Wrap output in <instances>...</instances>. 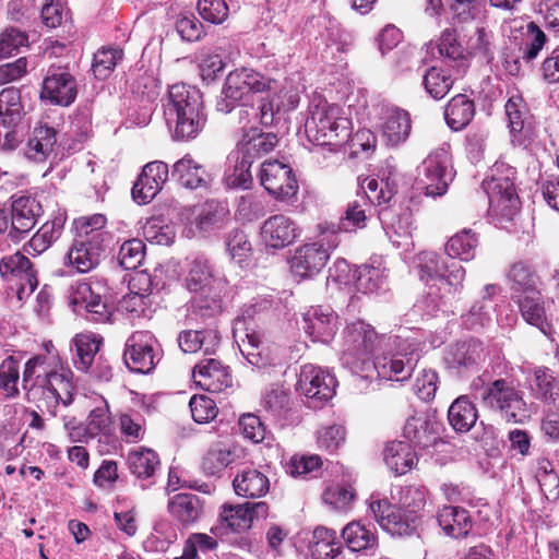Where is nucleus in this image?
Wrapping results in <instances>:
<instances>
[{"instance_id":"obj_1","label":"nucleus","mask_w":559,"mask_h":559,"mask_svg":"<svg viewBox=\"0 0 559 559\" xmlns=\"http://www.w3.org/2000/svg\"><path fill=\"white\" fill-rule=\"evenodd\" d=\"M164 118L176 140L194 139L206 122L200 90L185 83L169 87L163 103Z\"/></svg>"},{"instance_id":"obj_2","label":"nucleus","mask_w":559,"mask_h":559,"mask_svg":"<svg viewBox=\"0 0 559 559\" xmlns=\"http://www.w3.org/2000/svg\"><path fill=\"white\" fill-rule=\"evenodd\" d=\"M390 337L379 335L374 328L362 320L346 324L343 330V349L341 362L353 373L371 369L376 352L379 350Z\"/></svg>"},{"instance_id":"obj_3","label":"nucleus","mask_w":559,"mask_h":559,"mask_svg":"<svg viewBox=\"0 0 559 559\" xmlns=\"http://www.w3.org/2000/svg\"><path fill=\"white\" fill-rule=\"evenodd\" d=\"M305 130L308 140L317 145L338 146L349 138L352 128L340 106L318 99L310 107Z\"/></svg>"},{"instance_id":"obj_4","label":"nucleus","mask_w":559,"mask_h":559,"mask_svg":"<svg viewBox=\"0 0 559 559\" xmlns=\"http://www.w3.org/2000/svg\"><path fill=\"white\" fill-rule=\"evenodd\" d=\"M318 230L317 239L298 247L290 259L292 272L299 278H311L319 274L326 265L331 252L340 245L335 224H320Z\"/></svg>"},{"instance_id":"obj_5","label":"nucleus","mask_w":559,"mask_h":559,"mask_svg":"<svg viewBox=\"0 0 559 559\" xmlns=\"http://www.w3.org/2000/svg\"><path fill=\"white\" fill-rule=\"evenodd\" d=\"M480 403L508 423H524L530 418L523 392L509 379L500 378L485 384L480 392Z\"/></svg>"},{"instance_id":"obj_6","label":"nucleus","mask_w":559,"mask_h":559,"mask_svg":"<svg viewBox=\"0 0 559 559\" xmlns=\"http://www.w3.org/2000/svg\"><path fill=\"white\" fill-rule=\"evenodd\" d=\"M515 169L504 163L497 162L491 175L484 180L483 189L489 201V212L493 216L511 219L520 204L514 186Z\"/></svg>"},{"instance_id":"obj_7","label":"nucleus","mask_w":559,"mask_h":559,"mask_svg":"<svg viewBox=\"0 0 559 559\" xmlns=\"http://www.w3.org/2000/svg\"><path fill=\"white\" fill-rule=\"evenodd\" d=\"M414 265L420 281H442L448 295L455 296L463 290L466 272L459 262L433 251H421L415 255Z\"/></svg>"},{"instance_id":"obj_8","label":"nucleus","mask_w":559,"mask_h":559,"mask_svg":"<svg viewBox=\"0 0 559 559\" xmlns=\"http://www.w3.org/2000/svg\"><path fill=\"white\" fill-rule=\"evenodd\" d=\"M454 178L449 153L438 148L430 153L417 167L416 185L427 197H441Z\"/></svg>"},{"instance_id":"obj_9","label":"nucleus","mask_w":559,"mask_h":559,"mask_svg":"<svg viewBox=\"0 0 559 559\" xmlns=\"http://www.w3.org/2000/svg\"><path fill=\"white\" fill-rule=\"evenodd\" d=\"M37 384L41 391V401L52 417L57 416L59 404L69 406L73 401L72 371L59 362L51 364L49 370L37 374Z\"/></svg>"},{"instance_id":"obj_10","label":"nucleus","mask_w":559,"mask_h":559,"mask_svg":"<svg viewBox=\"0 0 559 559\" xmlns=\"http://www.w3.org/2000/svg\"><path fill=\"white\" fill-rule=\"evenodd\" d=\"M8 211L11 225L7 237L13 243L25 239L44 214L40 201L34 195L23 192L11 195Z\"/></svg>"},{"instance_id":"obj_11","label":"nucleus","mask_w":559,"mask_h":559,"mask_svg":"<svg viewBox=\"0 0 559 559\" xmlns=\"http://www.w3.org/2000/svg\"><path fill=\"white\" fill-rule=\"evenodd\" d=\"M261 186L276 200L289 201L298 192V182L289 165L265 160L260 170Z\"/></svg>"},{"instance_id":"obj_12","label":"nucleus","mask_w":559,"mask_h":559,"mask_svg":"<svg viewBox=\"0 0 559 559\" xmlns=\"http://www.w3.org/2000/svg\"><path fill=\"white\" fill-rule=\"evenodd\" d=\"M258 312V305H245L241 308V314L235 319L233 333L238 347L249 364L263 368L272 364L271 359L264 356L260 350V336L254 330L246 326V319L252 318Z\"/></svg>"},{"instance_id":"obj_13","label":"nucleus","mask_w":559,"mask_h":559,"mask_svg":"<svg viewBox=\"0 0 559 559\" xmlns=\"http://www.w3.org/2000/svg\"><path fill=\"white\" fill-rule=\"evenodd\" d=\"M156 340L148 331H136L127 341L123 354L128 368L138 373H148L157 362L154 352Z\"/></svg>"},{"instance_id":"obj_14","label":"nucleus","mask_w":559,"mask_h":559,"mask_svg":"<svg viewBox=\"0 0 559 559\" xmlns=\"http://www.w3.org/2000/svg\"><path fill=\"white\" fill-rule=\"evenodd\" d=\"M369 509L377 523L391 535L408 536L417 527L416 515H406L385 499L371 500Z\"/></svg>"},{"instance_id":"obj_15","label":"nucleus","mask_w":559,"mask_h":559,"mask_svg":"<svg viewBox=\"0 0 559 559\" xmlns=\"http://www.w3.org/2000/svg\"><path fill=\"white\" fill-rule=\"evenodd\" d=\"M302 329L313 341L324 344L330 343L338 329V317L329 307H310L302 314Z\"/></svg>"},{"instance_id":"obj_16","label":"nucleus","mask_w":559,"mask_h":559,"mask_svg":"<svg viewBox=\"0 0 559 559\" xmlns=\"http://www.w3.org/2000/svg\"><path fill=\"white\" fill-rule=\"evenodd\" d=\"M169 176L168 165L160 160L147 163L132 188V197L139 204L150 203L162 190Z\"/></svg>"},{"instance_id":"obj_17","label":"nucleus","mask_w":559,"mask_h":559,"mask_svg":"<svg viewBox=\"0 0 559 559\" xmlns=\"http://www.w3.org/2000/svg\"><path fill=\"white\" fill-rule=\"evenodd\" d=\"M267 514L269 506L266 502H246L235 506L224 504L219 519L233 532H242L249 530L254 521L265 519Z\"/></svg>"},{"instance_id":"obj_18","label":"nucleus","mask_w":559,"mask_h":559,"mask_svg":"<svg viewBox=\"0 0 559 559\" xmlns=\"http://www.w3.org/2000/svg\"><path fill=\"white\" fill-rule=\"evenodd\" d=\"M484 344L476 338L457 341L444 353L443 361L448 368L459 372L469 370L486 358Z\"/></svg>"},{"instance_id":"obj_19","label":"nucleus","mask_w":559,"mask_h":559,"mask_svg":"<svg viewBox=\"0 0 559 559\" xmlns=\"http://www.w3.org/2000/svg\"><path fill=\"white\" fill-rule=\"evenodd\" d=\"M301 235L298 224L284 214L269 217L261 227L263 242L273 249H283L292 245Z\"/></svg>"},{"instance_id":"obj_20","label":"nucleus","mask_w":559,"mask_h":559,"mask_svg":"<svg viewBox=\"0 0 559 559\" xmlns=\"http://www.w3.org/2000/svg\"><path fill=\"white\" fill-rule=\"evenodd\" d=\"M76 94V82L70 73L59 69L48 71L43 81L41 99H47L53 105L66 107L75 100Z\"/></svg>"},{"instance_id":"obj_21","label":"nucleus","mask_w":559,"mask_h":559,"mask_svg":"<svg viewBox=\"0 0 559 559\" xmlns=\"http://www.w3.org/2000/svg\"><path fill=\"white\" fill-rule=\"evenodd\" d=\"M298 386L308 399L328 401L335 394L336 380L330 372L306 365L300 371Z\"/></svg>"},{"instance_id":"obj_22","label":"nucleus","mask_w":559,"mask_h":559,"mask_svg":"<svg viewBox=\"0 0 559 559\" xmlns=\"http://www.w3.org/2000/svg\"><path fill=\"white\" fill-rule=\"evenodd\" d=\"M194 382L203 390L219 393L233 385L229 368L214 358L200 361L192 371Z\"/></svg>"},{"instance_id":"obj_23","label":"nucleus","mask_w":559,"mask_h":559,"mask_svg":"<svg viewBox=\"0 0 559 559\" xmlns=\"http://www.w3.org/2000/svg\"><path fill=\"white\" fill-rule=\"evenodd\" d=\"M419 359V354L412 350L408 354L397 353L392 356L378 355L372 360L378 376L385 380L405 381L411 376Z\"/></svg>"},{"instance_id":"obj_24","label":"nucleus","mask_w":559,"mask_h":559,"mask_svg":"<svg viewBox=\"0 0 559 559\" xmlns=\"http://www.w3.org/2000/svg\"><path fill=\"white\" fill-rule=\"evenodd\" d=\"M0 275L8 281L11 278L21 281L17 289L20 297L22 294L33 293L38 284L32 262L20 252L3 257L0 260Z\"/></svg>"},{"instance_id":"obj_25","label":"nucleus","mask_w":559,"mask_h":559,"mask_svg":"<svg viewBox=\"0 0 559 559\" xmlns=\"http://www.w3.org/2000/svg\"><path fill=\"white\" fill-rule=\"evenodd\" d=\"M106 247L98 235L92 238V241L80 237L68 251L67 261L78 272L86 273L98 265Z\"/></svg>"},{"instance_id":"obj_26","label":"nucleus","mask_w":559,"mask_h":559,"mask_svg":"<svg viewBox=\"0 0 559 559\" xmlns=\"http://www.w3.org/2000/svg\"><path fill=\"white\" fill-rule=\"evenodd\" d=\"M512 300L518 305L522 318L528 324L536 326L547 336L552 334V325L547 316L546 301L540 288Z\"/></svg>"},{"instance_id":"obj_27","label":"nucleus","mask_w":559,"mask_h":559,"mask_svg":"<svg viewBox=\"0 0 559 559\" xmlns=\"http://www.w3.org/2000/svg\"><path fill=\"white\" fill-rule=\"evenodd\" d=\"M504 109L513 136L512 141L520 145L524 144L532 135L533 124L523 97L520 94L511 95L506 103Z\"/></svg>"},{"instance_id":"obj_28","label":"nucleus","mask_w":559,"mask_h":559,"mask_svg":"<svg viewBox=\"0 0 559 559\" xmlns=\"http://www.w3.org/2000/svg\"><path fill=\"white\" fill-rule=\"evenodd\" d=\"M171 176L182 187L189 189L206 188L212 182V176L204 165L190 154L185 155L174 164Z\"/></svg>"},{"instance_id":"obj_29","label":"nucleus","mask_w":559,"mask_h":559,"mask_svg":"<svg viewBox=\"0 0 559 559\" xmlns=\"http://www.w3.org/2000/svg\"><path fill=\"white\" fill-rule=\"evenodd\" d=\"M437 521L442 532L451 538H465L474 522L467 510L461 507L444 506L437 513Z\"/></svg>"},{"instance_id":"obj_30","label":"nucleus","mask_w":559,"mask_h":559,"mask_svg":"<svg viewBox=\"0 0 559 559\" xmlns=\"http://www.w3.org/2000/svg\"><path fill=\"white\" fill-rule=\"evenodd\" d=\"M75 348V357L73 358L74 366L78 370L83 372H91V374L99 378L108 379L110 369L106 368L103 374H98L93 368V362L96 354L100 347V338L95 334H78L73 340Z\"/></svg>"},{"instance_id":"obj_31","label":"nucleus","mask_w":559,"mask_h":559,"mask_svg":"<svg viewBox=\"0 0 559 559\" xmlns=\"http://www.w3.org/2000/svg\"><path fill=\"white\" fill-rule=\"evenodd\" d=\"M168 511L182 526L198 522L204 513V504L194 493H178L168 501Z\"/></svg>"},{"instance_id":"obj_32","label":"nucleus","mask_w":559,"mask_h":559,"mask_svg":"<svg viewBox=\"0 0 559 559\" xmlns=\"http://www.w3.org/2000/svg\"><path fill=\"white\" fill-rule=\"evenodd\" d=\"M233 487L237 496L255 499L269 492L270 480L261 471L247 467L236 474Z\"/></svg>"},{"instance_id":"obj_33","label":"nucleus","mask_w":559,"mask_h":559,"mask_svg":"<svg viewBox=\"0 0 559 559\" xmlns=\"http://www.w3.org/2000/svg\"><path fill=\"white\" fill-rule=\"evenodd\" d=\"M66 217L61 214L44 223L25 243L24 251L34 257L48 250L62 235Z\"/></svg>"},{"instance_id":"obj_34","label":"nucleus","mask_w":559,"mask_h":559,"mask_svg":"<svg viewBox=\"0 0 559 559\" xmlns=\"http://www.w3.org/2000/svg\"><path fill=\"white\" fill-rule=\"evenodd\" d=\"M404 437L420 448H428L439 439V425L425 414H417L407 419Z\"/></svg>"},{"instance_id":"obj_35","label":"nucleus","mask_w":559,"mask_h":559,"mask_svg":"<svg viewBox=\"0 0 559 559\" xmlns=\"http://www.w3.org/2000/svg\"><path fill=\"white\" fill-rule=\"evenodd\" d=\"M507 278L512 299L530 294L542 285L540 278L533 266L522 261L511 264Z\"/></svg>"},{"instance_id":"obj_36","label":"nucleus","mask_w":559,"mask_h":559,"mask_svg":"<svg viewBox=\"0 0 559 559\" xmlns=\"http://www.w3.org/2000/svg\"><path fill=\"white\" fill-rule=\"evenodd\" d=\"M278 143L276 134L272 132H259L255 129L245 133L238 142L236 150L243 154V158L254 159L272 152Z\"/></svg>"},{"instance_id":"obj_37","label":"nucleus","mask_w":559,"mask_h":559,"mask_svg":"<svg viewBox=\"0 0 559 559\" xmlns=\"http://www.w3.org/2000/svg\"><path fill=\"white\" fill-rule=\"evenodd\" d=\"M57 143V131L47 124H39L32 131L26 148V156L34 162L46 160Z\"/></svg>"},{"instance_id":"obj_38","label":"nucleus","mask_w":559,"mask_h":559,"mask_svg":"<svg viewBox=\"0 0 559 559\" xmlns=\"http://www.w3.org/2000/svg\"><path fill=\"white\" fill-rule=\"evenodd\" d=\"M185 282L191 293L206 292L222 286L221 280L214 277L209 261L201 257L190 263Z\"/></svg>"},{"instance_id":"obj_39","label":"nucleus","mask_w":559,"mask_h":559,"mask_svg":"<svg viewBox=\"0 0 559 559\" xmlns=\"http://www.w3.org/2000/svg\"><path fill=\"white\" fill-rule=\"evenodd\" d=\"M249 94V87L245 82L241 69L231 71L225 81L222 96L216 103L218 111L228 114L230 112L246 95Z\"/></svg>"},{"instance_id":"obj_40","label":"nucleus","mask_w":559,"mask_h":559,"mask_svg":"<svg viewBox=\"0 0 559 559\" xmlns=\"http://www.w3.org/2000/svg\"><path fill=\"white\" fill-rule=\"evenodd\" d=\"M221 337L215 330L183 331L178 336V344L185 353L202 350L205 355L214 354L218 347Z\"/></svg>"},{"instance_id":"obj_41","label":"nucleus","mask_w":559,"mask_h":559,"mask_svg":"<svg viewBox=\"0 0 559 559\" xmlns=\"http://www.w3.org/2000/svg\"><path fill=\"white\" fill-rule=\"evenodd\" d=\"M190 301L189 318L194 321H206L222 312L219 288L194 293Z\"/></svg>"},{"instance_id":"obj_42","label":"nucleus","mask_w":559,"mask_h":559,"mask_svg":"<svg viewBox=\"0 0 559 559\" xmlns=\"http://www.w3.org/2000/svg\"><path fill=\"white\" fill-rule=\"evenodd\" d=\"M383 459L388 467L397 475L406 474L417 462L411 444L403 441L389 442L384 448Z\"/></svg>"},{"instance_id":"obj_43","label":"nucleus","mask_w":559,"mask_h":559,"mask_svg":"<svg viewBox=\"0 0 559 559\" xmlns=\"http://www.w3.org/2000/svg\"><path fill=\"white\" fill-rule=\"evenodd\" d=\"M370 197L364 190L362 194H357L356 199L350 201L345 210L344 216L336 226L337 234L340 231L352 233L357 228H364L367 221V212L370 211Z\"/></svg>"},{"instance_id":"obj_44","label":"nucleus","mask_w":559,"mask_h":559,"mask_svg":"<svg viewBox=\"0 0 559 559\" xmlns=\"http://www.w3.org/2000/svg\"><path fill=\"white\" fill-rule=\"evenodd\" d=\"M411 132V119L407 111L399 108L388 110L382 126V135L388 145L404 142Z\"/></svg>"},{"instance_id":"obj_45","label":"nucleus","mask_w":559,"mask_h":559,"mask_svg":"<svg viewBox=\"0 0 559 559\" xmlns=\"http://www.w3.org/2000/svg\"><path fill=\"white\" fill-rule=\"evenodd\" d=\"M336 532L319 526L312 533L309 552L312 559H334L341 552Z\"/></svg>"},{"instance_id":"obj_46","label":"nucleus","mask_w":559,"mask_h":559,"mask_svg":"<svg viewBox=\"0 0 559 559\" xmlns=\"http://www.w3.org/2000/svg\"><path fill=\"white\" fill-rule=\"evenodd\" d=\"M475 115L474 102L464 94L451 98L444 110L447 124L454 131L465 128Z\"/></svg>"},{"instance_id":"obj_47","label":"nucleus","mask_w":559,"mask_h":559,"mask_svg":"<svg viewBox=\"0 0 559 559\" xmlns=\"http://www.w3.org/2000/svg\"><path fill=\"white\" fill-rule=\"evenodd\" d=\"M238 459L236 448L224 442L211 444L205 453L202 467L207 475H217Z\"/></svg>"},{"instance_id":"obj_48","label":"nucleus","mask_w":559,"mask_h":559,"mask_svg":"<svg viewBox=\"0 0 559 559\" xmlns=\"http://www.w3.org/2000/svg\"><path fill=\"white\" fill-rule=\"evenodd\" d=\"M229 168L225 173L224 181L228 188L248 189L252 183L250 167L252 162L243 158L238 150H234L227 157Z\"/></svg>"},{"instance_id":"obj_49","label":"nucleus","mask_w":559,"mask_h":559,"mask_svg":"<svg viewBox=\"0 0 559 559\" xmlns=\"http://www.w3.org/2000/svg\"><path fill=\"white\" fill-rule=\"evenodd\" d=\"M477 417L475 405L465 395L457 397L448 411L449 423L459 432L469 431L475 425Z\"/></svg>"},{"instance_id":"obj_50","label":"nucleus","mask_w":559,"mask_h":559,"mask_svg":"<svg viewBox=\"0 0 559 559\" xmlns=\"http://www.w3.org/2000/svg\"><path fill=\"white\" fill-rule=\"evenodd\" d=\"M362 190L370 197V201L377 205L389 203L397 191L396 176L371 178L367 177L361 182Z\"/></svg>"},{"instance_id":"obj_51","label":"nucleus","mask_w":559,"mask_h":559,"mask_svg":"<svg viewBox=\"0 0 559 559\" xmlns=\"http://www.w3.org/2000/svg\"><path fill=\"white\" fill-rule=\"evenodd\" d=\"M477 246V235L471 229H463L448 240L445 252L451 259L457 258L467 262L475 258Z\"/></svg>"},{"instance_id":"obj_52","label":"nucleus","mask_w":559,"mask_h":559,"mask_svg":"<svg viewBox=\"0 0 559 559\" xmlns=\"http://www.w3.org/2000/svg\"><path fill=\"white\" fill-rule=\"evenodd\" d=\"M342 537L352 551L369 550L378 544L374 532L356 521L342 530Z\"/></svg>"},{"instance_id":"obj_53","label":"nucleus","mask_w":559,"mask_h":559,"mask_svg":"<svg viewBox=\"0 0 559 559\" xmlns=\"http://www.w3.org/2000/svg\"><path fill=\"white\" fill-rule=\"evenodd\" d=\"M536 397L547 407L559 409V384L548 368H538L534 372Z\"/></svg>"},{"instance_id":"obj_54","label":"nucleus","mask_w":559,"mask_h":559,"mask_svg":"<svg viewBox=\"0 0 559 559\" xmlns=\"http://www.w3.org/2000/svg\"><path fill=\"white\" fill-rule=\"evenodd\" d=\"M128 465L130 472L138 478H151L159 467V457L151 449H141L128 454Z\"/></svg>"},{"instance_id":"obj_55","label":"nucleus","mask_w":559,"mask_h":559,"mask_svg":"<svg viewBox=\"0 0 559 559\" xmlns=\"http://www.w3.org/2000/svg\"><path fill=\"white\" fill-rule=\"evenodd\" d=\"M423 85L432 98L441 99L453 86V79L445 70L431 67L423 75Z\"/></svg>"},{"instance_id":"obj_56","label":"nucleus","mask_w":559,"mask_h":559,"mask_svg":"<svg viewBox=\"0 0 559 559\" xmlns=\"http://www.w3.org/2000/svg\"><path fill=\"white\" fill-rule=\"evenodd\" d=\"M385 274L380 267L361 265L355 271V287L358 292L369 294L380 289L384 283Z\"/></svg>"},{"instance_id":"obj_57","label":"nucleus","mask_w":559,"mask_h":559,"mask_svg":"<svg viewBox=\"0 0 559 559\" xmlns=\"http://www.w3.org/2000/svg\"><path fill=\"white\" fill-rule=\"evenodd\" d=\"M107 223L106 217L103 214H94L87 217H80L75 221V228L79 237L90 239L96 238V235L103 239V245L108 246L111 236L108 231L104 230Z\"/></svg>"},{"instance_id":"obj_58","label":"nucleus","mask_w":559,"mask_h":559,"mask_svg":"<svg viewBox=\"0 0 559 559\" xmlns=\"http://www.w3.org/2000/svg\"><path fill=\"white\" fill-rule=\"evenodd\" d=\"M122 59V51L114 48H103L94 55L92 70L96 79H107L117 62Z\"/></svg>"},{"instance_id":"obj_59","label":"nucleus","mask_w":559,"mask_h":559,"mask_svg":"<svg viewBox=\"0 0 559 559\" xmlns=\"http://www.w3.org/2000/svg\"><path fill=\"white\" fill-rule=\"evenodd\" d=\"M143 236L151 243L168 246L174 241L175 231L163 219L152 217L143 226Z\"/></svg>"},{"instance_id":"obj_60","label":"nucleus","mask_w":559,"mask_h":559,"mask_svg":"<svg viewBox=\"0 0 559 559\" xmlns=\"http://www.w3.org/2000/svg\"><path fill=\"white\" fill-rule=\"evenodd\" d=\"M145 257V245L140 239L124 241L119 250V264L126 270H135Z\"/></svg>"},{"instance_id":"obj_61","label":"nucleus","mask_w":559,"mask_h":559,"mask_svg":"<svg viewBox=\"0 0 559 559\" xmlns=\"http://www.w3.org/2000/svg\"><path fill=\"white\" fill-rule=\"evenodd\" d=\"M399 504L411 515H416L426 504V490L421 487L406 486L399 491Z\"/></svg>"},{"instance_id":"obj_62","label":"nucleus","mask_w":559,"mask_h":559,"mask_svg":"<svg viewBox=\"0 0 559 559\" xmlns=\"http://www.w3.org/2000/svg\"><path fill=\"white\" fill-rule=\"evenodd\" d=\"M19 362L12 356L7 357L0 364V389L8 397L19 394Z\"/></svg>"},{"instance_id":"obj_63","label":"nucleus","mask_w":559,"mask_h":559,"mask_svg":"<svg viewBox=\"0 0 559 559\" xmlns=\"http://www.w3.org/2000/svg\"><path fill=\"white\" fill-rule=\"evenodd\" d=\"M226 248L233 260L241 264L251 253L247 235L239 229L231 230L226 239Z\"/></svg>"},{"instance_id":"obj_64","label":"nucleus","mask_w":559,"mask_h":559,"mask_svg":"<svg viewBox=\"0 0 559 559\" xmlns=\"http://www.w3.org/2000/svg\"><path fill=\"white\" fill-rule=\"evenodd\" d=\"M176 31L183 40L195 41L203 35V25L192 13H182L177 16Z\"/></svg>"}]
</instances>
